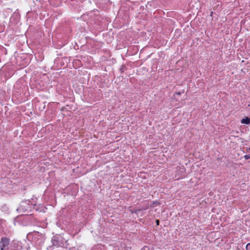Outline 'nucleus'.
<instances>
[{"instance_id":"nucleus-1","label":"nucleus","mask_w":250,"mask_h":250,"mask_svg":"<svg viewBox=\"0 0 250 250\" xmlns=\"http://www.w3.org/2000/svg\"><path fill=\"white\" fill-rule=\"evenodd\" d=\"M10 244V240L6 237H2L0 241V250H8Z\"/></svg>"},{"instance_id":"nucleus-2","label":"nucleus","mask_w":250,"mask_h":250,"mask_svg":"<svg viewBox=\"0 0 250 250\" xmlns=\"http://www.w3.org/2000/svg\"><path fill=\"white\" fill-rule=\"evenodd\" d=\"M53 246L60 247L62 246L63 244L62 238L58 235H55L53 237L51 240Z\"/></svg>"},{"instance_id":"nucleus-3","label":"nucleus","mask_w":250,"mask_h":250,"mask_svg":"<svg viewBox=\"0 0 250 250\" xmlns=\"http://www.w3.org/2000/svg\"><path fill=\"white\" fill-rule=\"evenodd\" d=\"M26 203L25 202H22L21 203V204L20 205V206H19V207L17 209V210L18 211H21V212H25V211L26 210V208H25V205H26Z\"/></svg>"},{"instance_id":"nucleus-4","label":"nucleus","mask_w":250,"mask_h":250,"mask_svg":"<svg viewBox=\"0 0 250 250\" xmlns=\"http://www.w3.org/2000/svg\"><path fill=\"white\" fill-rule=\"evenodd\" d=\"M241 123L244 124L248 125L250 124V118L249 117H245L241 120Z\"/></svg>"},{"instance_id":"nucleus-5","label":"nucleus","mask_w":250,"mask_h":250,"mask_svg":"<svg viewBox=\"0 0 250 250\" xmlns=\"http://www.w3.org/2000/svg\"><path fill=\"white\" fill-rule=\"evenodd\" d=\"M141 250H153V249L152 248L145 246L141 249Z\"/></svg>"},{"instance_id":"nucleus-6","label":"nucleus","mask_w":250,"mask_h":250,"mask_svg":"<svg viewBox=\"0 0 250 250\" xmlns=\"http://www.w3.org/2000/svg\"><path fill=\"white\" fill-rule=\"evenodd\" d=\"M126 69V67L124 65H122L120 69V71L121 72V73H123L125 70Z\"/></svg>"},{"instance_id":"nucleus-7","label":"nucleus","mask_w":250,"mask_h":250,"mask_svg":"<svg viewBox=\"0 0 250 250\" xmlns=\"http://www.w3.org/2000/svg\"><path fill=\"white\" fill-rule=\"evenodd\" d=\"M1 209H2V211H7L8 210V208L6 207V205H3L1 207Z\"/></svg>"},{"instance_id":"nucleus-8","label":"nucleus","mask_w":250,"mask_h":250,"mask_svg":"<svg viewBox=\"0 0 250 250\" xmlns=\"http://www.w3.org/2000/svg\"><path fill=\"white\" fill-rule=\"evenodd\" d=\"M244 158L246 160H248V159H250V154L245 155L244 156Z\"/></svg>"},{"instance_id":"nucleus-9","label":"nucleus","mask_w":250,"mask_h":250,"mask_svg":"<svg viewBox=\"0 0 250 250\" xmlns=\"http://www.w3.org/2000/svg\"><path fill=\"white\" fill-rule=\"evenodd\" d=\"M246 250H250V243H248L247 245H246Z\"/></svg>"},{"instance_id":"nucleus-10","label":"nucleus","mask_w":250,"mask_h":250,"mask_svg":"<svg viewBox=\"0 0 250 250\" xmlns=\"http://www.w3.org/2000/svg\"><path fill=\"white\" fill-rule=\"evenodd\" d=\"M156 224L157 226H159V224H160V221H159V220L157 219L156 220Z\"/></svg>"},{"instance_id":"nucleus-11","label":"nucleus","mask_w":250,"mask_h":250,"mask_svg":"<svg viewBox=\"0 0 250 250\" xmlns=\"http://www.w3.org/2000/svg\"><path fill=\"white\" fill-rule=\"evenodd\" d=\"M176 94L177 95H180L181 94V93L180 92H176Z\"/></svg>"},{"instance_id":"nucleus-12","label":"nucleus","mask_w":250,"mask_h":250,"mask_svg":"<svg viewBox=\"0 0 250 250\" xmlns=\"http://www.w3.org/2000/svg\"><path fill=\"white\" fill-rule=\"evenodd\" d=\"M3 221V219H0V223H1Z\"/></svg>"},{"instance_id":"nucleus-13","label":"nucleus","mask_w":250,"mask_h":250,"mask_svg":"<svg viewBox=\"0 0 250 250\" xmlns=\"http://www.w3.org/2000/svg\"><path fill=\"white\" fill-rule=\"evenodd\" d=\"M212 14H213V12H212L211 13L210 16H212Z\"/></svg>"}]
</instances>
